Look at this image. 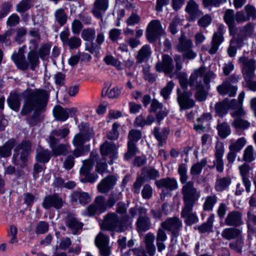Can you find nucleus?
Listing matches in <instances>:
<instances>
[{
    "label": "nucleus",
    "instance_id": "obj_1",
    "mask_svg": "<svg viewBox=\"0 0 256 256\" xmlns=\"http://www.w3.org/2000/svg\"><path fill=\"white\" fill-rule=\"evenodd\" d=\"M24 104L20 114L26 116L34 111L33 114L28 118L31 126H35L40 114L46 110L50 97L48 92L43 89L27 90L24 92Z\"/></svg>",
    "mask_w": 256,
    "mask_h": 256
},
{
    "label": "nucleus",
    "instance_id": "obj_2",
    "mask_svg": "<svg viewBox=\"0 0 256 256\" xmlns=\"http://www.w3.org/2000/svg\"><path fill=\"white\" fill-rule=\"evenodd\" d=\"M132 224L130 216L125 214L120 217L116 212H109L104 217L100 224L101 228L106 230L121 232Z\"/></svg>",
    "mask_w": 256,
    "mask_h": 256
},
{
    "label": "nucleus",
    "instance_id": "obj_3",
    "mask_svg": "<svg viewBox=\"0 0 256 256\" xmlns=\"http://www.w3.org/2000/svg\"><path fill=\"white\" fill-rule=\"evenodd\" d=\"M200 196V192L182 196L184 206L181 212V216L184 219V222L188 226H191L198 222V218L193 208L195 204Z\"/></svg>",
    "mask_w": 256,
    "mask_h": 256
},
{
    "label": "nucleus",
    "instance_id": "obj_4",
    "mask_svg": "<svg viewBox=\"0 0 256 256\" xmlns=\"http://www.w3.org/2000/svg\"><path fill=\"white\" fill-rule=\"evenodd\" d=\"M32 144L28 140H23L14 148L12 162L16 166H24L32 152Z\"/></svg>",
    "mask_w": 256,
    "mask_h": 256
},
{
    "label": "nucleus",
    "instance_id": "obj_5",
    "mask_svg": "<svg viewBox=\"0 0 256 256\" xmlns=\"http://www.w3.org/2000/svg\"><path fill=\"white\" fill-rule=\"evenodd\" d=\"M204 72V68H202L198 70H194L190 78L188 84L190 86L194 87L197 90L194 94L196 99L199 102L205 100L207 97V90L209 88H206L202 82V75Z\"/></svg>",
    "mask_w": 256,
    "mask_h": 256
},
{
    "label": "nucleus",
    "instance_id": "obj_6",
    "mask_svg": "<svg viewBox=\"0 0 256 256\" xmlns=\"http://www.w3.org/2000/svg\"><path fill=\"white\" fill-rule=\"evenodd\" d=\"M178 173L180 175V180L182 184L181 189L182 196L192 195V194L200 193V192L194 187V182L188 181V176L187 174V166L185 164H181L178 166Z\"/></svg>",
    "mask_w": 256,
    "mask_h": 256
},
{
    "label": "nucleus",
    "instance_id": "obj_7",
    "mask_svg": "<svg viewBox=\"0 0 256 256\" xmlns=\"http://www.w3.org/2000/svg\"><path fill=\"white\" fill-rule=\"evenodd\" d=\"M192 40L182 34L178 40L176 49L178 52L184 53V58L193 60L196 57L197 54L192 50Z\"/></svg>",
    "mask_w": 256,
    "mask_h": 256
},
{
    "label": "nucleus",
    "instance_id": "obj_8",
    "mask_svg": "<svg viewBox=\"0 0 256 256\" xmlns=\"http://www.w3.org/2000/svg\"><path fill=\"white\" fill-rule=\"evenodd\" d=\"M160 226L170 232L172 238H177L180 234L182 222L176 216L167 218L160 224Z\"/></svg>",
    "mask_w": 256,
    "mask_h": 256
},
{
    "label": "nucleus",
    "instance_id": "obj_9",
    "mask_svg": "<svg viewBox=\"0 0 256 256\" xmlns=\"http://www.w3.org/2000/svg\"><path fill=\"white\" fill-rule=\"evenodd\" d=\"M164 34L161 23L158 20H152L146 30V38L150 42H154L160 36Z\"/></svg>",
    "mask_w": 256,
    "mask_h": 256
},
{
    "label": "nucleus",
    "instance_id": "obj_10",
    "mask_svg": "<svg viewBox=\"0 0 256 256\" xmlns=\"http://www.w3.org/2000/svg\"><path fill=\"white\" fill-rule=\"evenodd\" d=\"M232 108L233 110L230 112V115L234 120L232 122V126L236 130L248 128L250 126V123L242 118L246 114L243 108L240 106Z\"/></svg>",
    "mask_w": 256,
    "mask_h": 256
},
{
    "label": "nucleus",
    "instance_id": "obj_11",
    "mask_svg": "<svg viewBox=\"0 0 256 256\" xmlns=\"http://www.w3.org/2000/svg\"><path fill=\"white\" fill-rule=\"evenodd\" d=\"M239 62L242 67V71L244 79L254 78L256 70V62L253 58L246 56H242L239 58Z\"/></svg>",
    "mask_w": 256,
    "mask_h": 256
},
{
    "label": "nucleus",
    "instance_id": "obj_12",
    "mask_svg": "<svg viewBox=\"0 0 256 256\" xmlns=\"http://www.w3.org/2000/svg\"><path fill=\"white\" fill-rule=\"evenodd\" d=\"M224 152V144L220 142H217L215 146L214 160L212 165L208 166L210 169L216 168L218 172H222L224 169V162L222 159Z\"/></svg>",
    "mask_w": 256,
    "mask_h": 256
},
{
    "label": "nucleus",
    "instance_id": "obj_13",
    "mask_svg": "<svg viewBox=\"0 0 256 256\" xmlns=\"http://www.w3.org/2000/svg\"><path fill=\"white\" fill-rule=\"evenodd\" d=\"M176 93L177 102L180 110L190 109L194 106L195 102L192 98V92L186 91L182 92L178 89Z\"/></svg>",
    "mask_w": 256,
    "mask_h": 256
},
{
    "label": "nucleus",
    "instance_id": "obj_14",
    "mask_svg": "<svg viewBox=\"0 0 256 256\" xmlns=\"http://www.w3.org/2000/svg\"><path fill=\"white\" fill-rule=\"evenodd\" d=\"M107 208L104 196H98L95 198L94 202L88 207L86 212L89 216H92L97 212L100 214L104 212Z\"/></svg>",
    "mask_w": 256,
    "mask_h": 256
},
{
    "label": "nucleus",
    "instance_id": "obj_15",
    "mask_svg": "<svg viewBox=\"0 0 256 256\" xmlns=\"http://www.w3.org/2000/svg\"><path fill=\"white\" fill-rule=\"evenodd\" d=\"M78 128L80 132L74 136L72 144L76 147H82L86 141L90 140L89 128L86 123H81Z\"/></svg>",
    "mask_w": 256,
    "mask_h": 256
},
{
    "label": "nucleus",
    "instance_id": "obj_16",
    "mask_svg": "<svg viewBox=\"0 0 256 256\" xmlns=\"http://www.w3.org/2000/svg\"><path fill=\"white\" fill-rule=\"evenodd\" d=\"M174 68L172 58L166 54H163L162 61L158 62L155 66V68L157 72H164L165 74L172 73Z\"/></svg>",
    "mask_w": 256,
    "mask_h": 256
},
{
    "label": "nucleus",
    "instance_id": "obj_17",
    "mask_svg": "<svg viewBox=\"0 0 256 256\" xmlns=\"http://www.w3.org/2000/svg\"><path fill=\"white\" fill-rule=\"evenodd\" d=\"M64 204L62 198L58 194L48 195L44 199L42 206L45 209L48 210L54 208L56 210L62 208Z\"/></svg>",
    "mask_w": 256,
    "mask_h": 256
},
{
    "label": "nucleus",
    "instance_id": "obj_18",
    "mask_svg": "<svg viewBox=\"0 0 256 256\" xmlns=\"http://www.w3.org/2000/svg\"><path fill=\"white\" fill-rule=\"evenodd\" d=\"M95 244L102 256H108L110 249L108 246V237L102 232L98 234L95 239Z\"/></svg>",
    "mask_w": 256,
    "mask_h": 256
},
{
    "label": "nucleus",
    "instance_id": "obj_19",
    "mask_svg": "<svg viewBox=\"0 0 256 256\" xmlns=\"http://www.w3.org/2000/svg\"><path fill=\"white\" fill-rule=\"evenodd\" d=\"M118 146H116L114 143L106 141L100 148L102 155H110V160L108 163L111 164L113 163V160L117 158V150Z\"/></svg>",
    "mask_w": 256,
    "mask_h": 256
},
{
    "label": "nucleus",
    "instance_id": "obj_20",
    "mask_svg": "<svg viewBox=\"0 0 256 256\" xmlns=\"http://www.w3.org/2000/svg\"><path fill=\"white\" fill-rule=\"evenodd\" d=\"M65 222L66 226L71 230L72 233L74 235L79 234L84 226L83 224L71 213L67 214L65 218Z\"/></svg>",
    "mask_w": 256,
    "mask_h": 256
},
{
    "label": "nucleus",
    "instance_id": "obj_21",
    "mask_svg": "<svg viewBox=\"0 0 256 256\" xmlns=\"http://www.w3.org/2000/svg\"><path fill=\"white\" fill-rule=\"evenodd\" d=\"M116 178L113 175H109L102 180L98 185V190L102 194H106L112 189L116 184Z\"/></svg>",
    "mask_w": 256,
    "mask_h": 256
},
{
    "label": "nucleus",
    "instance_id": "obj_22",
    "mask_svg": "<svg viewBox=\"0 0 256 256\" xmlns=\"http://www.w3.org/2000/svg\"><path fill=\"white\" fill-rule=\"evenodd\" d=\"M242 213L239 211L232 210L230 212L224 220L226 226L237 227L243 224Z\"/></svg>",
    "mask_w": 256,
    "mask_h": 256
},
{
    "label": "nucleus",
    "instance_id": "obj_23",
    "mask_svg": "<svg viewBox=\"0 0 256 256\" xmlns=\"http://www.w3.org/2000/svg\"><path fill=\"white\" fill-rule=\"evenodd\" d=\"M155 184L158 188H164L170 192L176 190L178 188L177 180L174 178L170 177L156 180Z\"/></svg>",
    "mask_w": 256,
    "mask_h": 256
},
{
    "label": "nucleus",
    "instance_id": "obj_24",
    "mask_svg": "<svg viewBox=\"0 0 256 256\" xmlns=\"http://www.w3.org/2000/svg\"><path fill=\"white\" fill-rule=\"evenodd\" d=\"M238 170L242 178L243 184L245 187L246 191L247 193H249L250 192L252 183L248 178V175L251 170L252 168L246 162L239 166Z\"/></svg>",
    "mask_w": 256,
    "mask_h": 256
},
{
    "label": "nucleus",
    "instance_id": "obj_25",
    "mask_svg": "<svg viewBox=\"0 0 256 256\" xmlns=\"http://www.w3.org/2000/svg\"><path fill=\"white\" fill-rule=\"evenodd\" d=\"M108 5V0H96L94 4L92 13L96 18L102 20V14L106 12Z\"/></svg>",
    "mask_w": 256,
    "mask_h": 256
},
{
    "label": "nucleus",
    "instance_id": "obj_26",
    "mask_svg": "<svg viewBox=\"0 0 256 256\" xmlns=\"http://www.w3.org/2000/svg\"><path fill=\"white\" fill-rule=\"evenodd\" d=\"M224 19L228 26L230 34L235 35L237 32V28L235 23L236 14L234 11L230 9L226 10L224 12Z\"/></svg>",
    "mask_w": 256,
    "mask_h": 256
},
{
    "label": "nucleus",
    "instance_id": "obj_27",
    "mask_svg": "<svg viewBox=\"0 0 256 256\" xmlns=\"http://www.w3.org/2000/svg\"><path fill=\"white\" fill-rule=\"evenodd\" d=\"M70 198V202L73 204L78 202L80 204L86 205L91 201V197L89 194L84 192H73Z\"/></svg>",
    "mask_w": 256,
    "mask_h": 256
},
{
    "label": "nucleus",
    "instance_id": "obj_28",
    "mask_svg": "<svg viewBox=\"0 0 256 256\" xmlns=\"http://www.w3.org/2000/svg\"><path fill=\"white\" fill-rule=\"evenodd\" d=\"M52 150V155L56 157L66 156L68 152L70 146L64 144H58V142H48Z\"/></svg>",
    "mask_w": 256,
    "mask_h": 256
},
{
    "label": "nucleus",
    "instance_id": "obj_29",
    "mask_svg": "<svg viewBox=\"0 0 256 256\" xmlns=\"http://www.w3.org/2000/svg\"><path fill=\"white\" fill-rule=\"evenodd\" d=\"M170 134V130L168 128H164L161 130L158 127L154 128L153 134L158 142V146H162L166 143V140Z\"/></svg>",
    "mask_w": 256,
    "mask_h": 256
},
{
    "label": "nucleus",
    "instance_id": "obj_30",
    "mask_svg": "<svg viewBox=\"0 0 256 256\" xmlns=\"http://www.w3.org/2000/svg\"><path fill=\"white\" fill-rule=\"evenodd\" d=\"M216 89L220 94L222 96L228 94L230 97L234 96L237 90V88L232 86L228 81H226L222 84L218 86Z\"/></svg>",
    "mask_w": 256,
    "mask_h": 256
},
{
    "label": "nucleus",
    "instance_id": "obj_31",
    "mask_svg": "<svg viewBox=\"0 0 256 256\" xmlns=\"http://www.w3.org/2000/svg\"><path fill=\"white\" fill-rule=\"evenodd\" d=\"M70 130L68 128L54 130L48 136V142H58L59 139L64 138L68 134Z\"/></svg>",
    "mask_w": 256,
    "mask_h": 256
},
{
    "label": "nucleus",
    "instance_id": "obj_32",
    "mask_svg": "<svg viewBox=\"0 0 256 256\" xmlns=\"http://www.w3.org/2000/svg\"><path fill=\"white\" fill-rule=\"evenodd\" d=\"M232 183L230 176L218 178L214 184V189L218 192H222L226 190Z\"/></svg>",
    "mask_w": 256,
    "mask_h": 256
},
{
    "label": "nucleus",
    "instance_id": "obj_33",
    "mask_svg": "<svg viewBox=\"0 0 256 256\" xmlns=\"http://www.w3.org/2000/svg\"><path fill=\"white\" fill-rule=\"evenodd\" d=\"M238 103L236 100H232L231 102L230 106L229 105L227 99L224 100L222 102L217 103L215 106V110L216 112L221 117L223 116L226 114L228 113L230 106H231V108H234L232 106L234 104Z\"/></svg>",
    "mask_w": 256,
    "mask_h": 256
},
{
    "label": "nucleus",
    "instance_id": "obj_34",
    "mask_svg": "<svg viewBox=\"0 0 256 256\" xmlns=\"http://www.w3.org/2000/svg\"><path fill=\"white\" fill-rule=\"evenodd\" d=\"M16 144V140L11 138L0 146V158H8L12 154V150Z\"/></svg>",
    "mask_w": 256,
    "mask_h": 256
},
{
    "label": "nucleus",
    "instance_id": "obj_35",
    "mask_svg": "<svg viewBox=\"0 0 256 256\" xmlns=\"http://www.w3.org/2000/svg\"><path fill=\"white\" fill-rule=\"evenodd\" d=\"M154 235L150 232L146 234L144 237L146 250L150 256H154L156 252V248L154 244Z\"/></svg>",
    "mask_w": 256,
    "mask_h": 256
},
{
    "label": "nucleus",
    "instance_id": "obj_36",
    "mask_svg": "<svg viewBox=\"0 0 256 256\" xmlns=\"http://www.w3.org/2000/svg\"><path fill=\"white\" fill-rule=\"evenodd\" d=\"M242 234V230L236 228H224L222 232L221 236L226 240H234Z\"/></svg>",
    "mask_w": 256,
    "mask_h": 256
},
{
    "label": "nucleus",
    "instance_id": "obj_37",
    "mask_svg": "<svg viewBox=\"0 0 256 256\" xmlns=\"http://www.w3.org/2000/svg\"><path fill=\"white\" fill-rule=\"evenodd\" d=\"M162 228H160L158 230L156 236V244L158 251L162 252L166 248V246L164 242L167 239L166 232Z\"/></svg>",
    "mask_w": 256,
    "mask_h": 256
},
{
    "label": "nucleus",
    "instance_id": "obj_38",
    "mask_svg": "<svg viewBox=\"0 0 256 256\" xmlns=\"http://www.w3.org/2000/svg\"><path fill=\"white\" fill-rule=\"evenodd\" d=\"M12 58L19 69L25 70L28 68V63L26 60L24 54L14 53Z\"/></svg>",
    "mask_w": 256,
    "mask_h": 256
},
{
    "label": "nucleus",
    "instance_id": "obj_39",
    "mask_svg": "<svg viewBox=\"0 0 256 256\" xmlns=\"http://www.w3.org/2000/svg\"><path fill=\"white\" fill-rule=\"evenodd\" d=\"M223 40L224 38L221 36V34L220 32H215L212 38L211 46L208 50L209 54H215Z\"/></svg>",
    "mask_w": 256,
    "mask_h": 256
},
{
    "label": "nucleus",
    "instance_id": "obj_40",
    "mask_svg": "<svg viewBox=\"0 0 256 256\" xmlns=\"http://www.w3.org/2000/svg\"><path fill=\"white\" fill-rule=\"evenodd\" d=\"M36 160L42 163L48 162L52 155L50 150L44 149L42 147L38 148L36 150Z\"/></svg>",
    "mask_w": 256,
    "mask_h": 256
},
{
    "label": "nucleus",
    "instance_id": "obj_41",
    "mask_svg": "<svg viewBox=\"0 0 256 256\" xmlns=\"http://www.w3.org/2000/svg\"><path fill=\"white\" fill-rule=\"evenodd\" d=\"M218 135L222 139H225L231 134V128L226 122H218L216 126Z\"/></svg>",
    "mask_w": 256,
    "mask_h": 256
},
{
    "label": "nucleus",
    "instance_id": "obj_42",
    "mask_svg": "<svg viewBox=\"0 0 256 256\" xmlns=\"http://www.w3.org/2000/svg\"><path fill=\"white\" fill-rule=\"evenodd\" d=\"M151 54L150 46L148 45L144 46L138 52L136 56L137 62L142 63L148 60Z\"/></svg>",
    "mask_w": 256,
    "mask_h": 256
},
{
    "label": "nucleus",
    "instance_id": "obj_43",
    "mask_svg": "<svg viewBox=\"0 0 256 256\" xmlns=\"http://www.w3.org/2000/svg\"><path fill=\"white\" fill-rule=\"evenodd\" d=\"M9 106L14 110L18 112L20 106V96L16 94H11L7 100Z\"/></svg>",
    "mask_w": 256,
    "mask_h": 256
},
{
    "label": "nucleus",
    "instance_id": "obj_44",
    "mask_svg": "<svg viewBox=\"0 0 256 256\" xmlns=\"http://www.w3.org/2000/svg\"><path fill=\"white\" fill-rule=\"evenodd\" d=\"M136 225L138 232H145L150 228L151 222L150 219L148 216H138L137 219Z\"/></svg>",
    "mask_w": 256,
    "mask_h": 256
},
{
    "label": "nucleus",
    "instance_id": "obj_45",
    "mask_svg": "<svg viewBox=\"0 0 256 256\" xmlns=\"http://www.w3.org/2000/svg\"><path fill=\"white\" fill-rule=\"evenodd\" d=\"M154 120V116L152 114H148L146 118H145L143 116L140 115L136 118L134 125L135 126L142 128L146 125H150Z\"/></svg>",
    "mask_w": 256,
    "mask_h": 256
},
{
    "label": "nucleus",
    "instance_id": "obj_46",
    "mask_svg": "<svg viewBox=\"0 0 256 256\" xmlns=\"http://www.w3.org/2000/svg\"><path fill=\"white\" fill-rule=\"evenodd\" d=\"M198 4L194 0H190L188 2L186 8V11L188 13L192 18H195L200 16L202 14V12L198 10Z\"/></svg>",
    "mask_w": 256,
    "mask_h": 256
},
{
    "label": "nucleus",
    "instance_id": "obj_47",
    "mask_svg": "<svg viewBox=\"0 0 256 256\" xmlns=\"http://www.w3.org/2000/svg\"><path fill=\"white\" fill-rule=\"evenodd\" d=\"M214 220V214H210L206 222L203 223L197 227L198 230L201 233L210 232L212 231L213 223Z\"/></svg>",
    "mask_w": 256,
    "mask_h": 256
},
{
    "label": "nucleus",
    "instance_id": "obj_48",
    "mask_svg": "<svg viewBox=\"0 0 256 256\" xmlns=\"http://www.w3.org/2000/svg\"><path fill=\"white\" fill-rule=\"evenodd\" d=\"M202 68H204V72H202L203 74L200 75V77L202 78V82L204 86L206 87V88H210V82L212 80L215 78L216 75L212 70H208L206 72V68L204 66H201L196 70H198Z\"/></svg>",
    "mask_w": 256,
    "mask_h": 256
},
{
    "label": "nucleus",
    "instance_id": "obj_49",
    "mask_svg": "<svg viewBox=\"0 0 256 256\" xmlns=\"http://www.w3.org/2000/svg\"><path fill=\"white\" fill-rule=\"evenodd\" d=\"M97 154L94 155L92 153L90 154V158L86 160L83 161V166L80 170V172L82 174H86L90 173L94 164V160H96Z\"/></svg>",
    "mask_w": 256,
    "mask_h": 256
},
{
    "label": "nucleus",
    "instance_id": "obj_50",
    "mask_svg": "<svg viewBox=\"0 0 256 256\" xmlns=\"http://www.w3.org/2000/svg\"><path fill=\"white\" fill-rule=\"evenodd\" d=\"M54 16L56 22L60 26H64L66 23L68 16L64 8L57 9L54 12Z\"/></svg>",
    "mask_w": 256,
    "mask_h": 256
},
{
    "label": "nucleus",
    "instance_id": "obj_51",
    "mask_svg": "<svg viewBox=\"0 0 256 256\" xmlns=\"http://www.w3.org/2000/svg\"><path fill=\"white\" fill-rule=\"evenodd\" d=\"M53 113L56 118L60 121H65L68 118L66 108H64L59 105L54 108Z\"/></svg>",
    "mask_w": 256,
    "mask_h": 256
},
{
    "label": "nucleus",
    "instance_id": "obj_52",
    "mask_svg": "<svg viewBox=\"0 0 256 256\" xmlns=\"http://www.w3.org/2000/svg\"><path fill=\"white\" fill-rule=\"evenodd\" d=\"M256 157V153L254 147L249 145L244 150L242 160L246 162H251L254 160Z\"/></svg>",
    "mask_w": 256,
    "mask_h": 256
},
{
    "label": "nucleus",
    "instance_id": "obj_53",
    "mask_svg": "<svg viewBox=\"0 0 256 256\" xmlns=\"http://www.w3.org/2000/svg\"><path fill=\"white\" fill-rule=\"evenodd\" d=\"M217 201L218 198L216 194L207 196L203 204V210L205 211H212Z\"/></svg>",
    "mask_w": 256,
    "mask_h": 256
},
{
    "label": "nucleus",
    "instance_id": "obj_54",
    "mask_svg": "<svg viewBox=\"0 0 256 256\" xmlns=\"http://www.w3.org/2000/svg\"><path fill=\"white\" fill-rule=\"evenodd\" d=\"M206 159L203 158L200 160V162L193 164L190 168V174L193 177L200 175L202 172V168L206 165Z\"/></svg>",
    "mask_w": 256,
    "mask_h": 256
},
{
    "label": "nucleus",
    "instance_id": "obj_55",
    "mask_svg": "<svg viewBox=\"0 0 256 256\" xmlns=\"http://www.w3.org/2000/svg\"><path fill=\"white\" fill-rule=\"evenodd\" d=\"M27 58L28 66H30V69L34 70L39 64V57L36 52L35 50L30 51L28 54Z\"/></svg>",
    "mask_w": 256,
    "mask_h": 256
},
{
    "label": "nucleus",
    "instance_id": "obj_56",
    "mask_svg": "<svg viewBox=\"0 0 256 256\" xmlns=\"http://www.w3.org/2000/svg\"><path fill=\"white\" fill-rule=\"evenodd\" d=\"M254 31V25L250 23H248L246 26L240 28L238 31V37L242 40L246 36H250Z\"/></svg>",
    "mask_w": 256,
    "mask_h": 256
},
{
    "label": "nucleus",
    "instance_id": "obj_57",
    "mask_svg": "<svg viewBox=\"0 0 256 256\" xmlns=\"http://www.w3.org/2000/svg\"><path fill=\"white\" fill-rule=\"evenodd\" d=\"M246 141L244 138H238L235 142L232 143L229 146L230 150L239 152L246 144Z\"/></svg>",
    "mask_w": 256,
    "mask_h": 256
},
{
    "label": "nucleus",
    "instance_id": "obj_58",
    "mask_svg": "<svg viewBox=\"0 0 256 256\" xmlns=\"http://www.w3.org/2000/svg\"><path fill=\"white\" fill-rule=\"evenodd\" d=\"M32 6L31 0H22L16 6V10L19 13H23Z\"/></svg>",
    "mask_w": 256,
    "mask_h": 256
},
{
    "label": "nucleus",
    "instance_id": "obj_59",
    "mask_svg": "<svg viewBox=\"0 0 256 256\" xmlns=\"http://www.w3.org/2000/svg\"><path fill=\"white\" fill-rule=\"evenodd\" d=\"M138 150L136 143L128 142V151L124 154V159L128 160L134 156L136 154Z\"/></svg>",
    "mask_w": 256,
    "mask_h": 256
},
{
    "label": "nucleus",
    "instance_id": "obj_60",
    "mask_svg": "<svg viewBox=\"0 0 256 256\" xmlns=\"http://www.w3.org/2000/svg\"><path fill=\"white\" fill-rule=\"evenodd\" d=\"M142 136L141 131L132 129L128 132V142L136 144L141 138Z\"/></svg>",
    "mask_w": 256,
    "mask_h": 256
},
{
    "label": "nucleus",
    "instance_id": "obj_61",
    "mask_svg": "<svg viewBox=\"0 0 256 256\" xmlns=\"http://www.w3.org/2000/svg\"><path fill=\"white\" fill-rule=\"evenodd\" d=\"M174 86V83L171 80L168 82L166 85L161 90L160 95L163 97L164 100H166L169 98Z\"/></svg>",
    "mask_w": 256,
    "mask_h": 256
},
{
    "label": "nucleus",
    "instance_id": "obj_62",
    "mask_svg": "<svg viewBox=\"0 0 256 256\" xmlns=\"http://www.w3.org/2000/svg\"><path fill=\"white\" fill-rule=\"evenodd\" d=\"M236 240L230 244V247L238 252H241L244 244V239L242 234L236 238Z\"/></svg>",
    "mask_w": 256,
    "mask_h": 256
},
{
    "label": "nucleus",
    "instance_id": "obj_63",
    "mask_svg": "<svg viewBox=\"0 0 256 256\" xmlns=\"http://www.w3.org/2000/svg\"><path fill=\"white\" fill-rule=\"evenodd\" d=\"M96 34L95 30L93 28L84 29L82 32V36L85 40L88 42L93 41Z\"/></svg>",
    "mask_w": 256,
    "mask_h": 256
},
{
    "label": "nucleus",
    "instance_id": "obj_64",
    "mask_svg": "<svg viewBox=\"0 0 256 256\" xmlns=\"http://www.w3.org/2000/svg\"><path fill=\"white\" fill-rule=\"evenodd\" d=\"M142 72L144 74V78L145 80L150 82H154L156 80V75L150 72V67L149 66H143Z\"/></svg>",
    "mask_w": 256,
    "mask_h": 256
}]
</instances>
